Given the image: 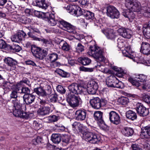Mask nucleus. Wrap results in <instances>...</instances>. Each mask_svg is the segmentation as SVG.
<instances>
[{
    "label": "nucleus",
    "instance_id": "1",
    "mask_svg": "<svg viewBox=\"0 0 150 150\" xmlns=\"http://www.w3.org/2000/svg\"><path fill=\"white\" fill-rule=\"evenodd\" d=\"M125 6L128 9L123 12L122 14L129 20L133 19L135 17L133 11L138 12L140 10V3L137 0H125Z\"/></svg>",
    "mask_w": 150,
    "mask_h": 150
},
{
    "label": "nucleus",
    "instance_id": "2",
    "mask_svg": "<svg viewBox=\"0 0 150 150\" xmlns=\"http://www.w3.org/2000/svg\"><path fill=\"white\" fill-rule=\"evenodd\" d=\"M21 99L13 100V114L16 117L28 119L30 117V114L26 112H23L22 108V104L20 103Z\"/></svg>",
    "mask_w": 150,
    "mask_h": 150
},
{
    "label": "nucleus",
    "instance_id": "3",
    "mask_svg": "<svg viewBox=\"0 0 150 150\" xmlns=\"http://www.w3.org/2000/svg\"><path fill=\"white\" fill-rule=\"evenodd\" d=\"M88 54L89 56L100 62H103L104 60L103 51L99 47L90 46Z\"/></svg>",
    "mask_w": 150,
    "mask_h": 150
},
{
    "label": "nucleus",
    "instance_id": "4",
    "mask_svg": "<svg viewBox=\"0 0 150 150\" xmlns=\"http://www.w3.org/2000/svg\"><path fill=\"white\" fill-rule=\"evenodd\" d=\"M48 50L47 48L41 49L40 47L32 45L31 47V51L33 55L40 60L43 59L48 54Z\"/></svg>",
    "mask_w": 150,
    "mask_h": 150
},
{
    "label": "nucleus",
    "instance_id": "5",
    "mask_svg": "<svg viewBox=\"0 0 150 150\" xmlns=\"http://www.w3.org/2000/svg\"><path fill=\"white\" fill-rule=\"evenodd\" d=\"M82 134L83 139L91 143H97L101 139L99 136L94 132H85Z\"/></svg>",
    "mask_w": 150,
    "mask_h": 150
},
{
    "label": "nucleus",
    "instance_id": "6",
    "mask_svg": "<svg viewBox=\"0 0 150 150\" xmlns=\"http://www.w3.org/2000/svg\"><path fill=\"white\" fill-rule=\"evenodd\" d=\"M82 134L83 139L91 143H97L101 139L99 136L94 132H85Z\"/></svg>",
    "mask_w": 150,
    "mask_h": 150
},
{
    "label": "nucleus",
    "instance_id": "7",
    "mask_svg": "<svg viewBox=\"0 0 150 150\" xmlns=\"http://www.w3.org/2000/svg\"><path fill=\"white\" fill-rule=\"evenodd\" d=\"M82 134L83 139L91 143H97L101 139L99 136L94 132H85Z\"/></svg>",
    "mask_w": 150,
    "mask_h": 150
},
{
    "label": "nucleus",
    "instance_id": "8",
    "mask_svg": "<svg viewBox=\"0 0 150 150\" xmlns=\"http://www.w3.org/2000/svg\"><path fill=\"white\" fill-rule=\"evenodd\" d=\"M90 103L92 108L95 109H99L101 107L106 105L107 101L105 99H100L98 97H96L90 100Z\"/></svg>",
    "mask_w": 150,
    "mask_h": 150
},
{
    "label": "nucleus",
    "instance_id": "9",
    "mask_svg": "<svg viewBox=\"0 0 150 150\" xmlns=\"http://www.w3.org/2000/svg\"><path fill=\"white\" fill-rule=\"evenodd\" d=\"M67 100L69 105L73 108L81 105L82 103L81 99L79 96H68Z\"/></svg>",
    "mask_w": 150,
    "mask_h": 150
},
{
    "label": "nucleus",
    "instance_id": "10",
    "mask_svg": "<svg viewBox=\"0 0 150 150\" xmlns=\"http://www.w3.org/2000/svg\"><path fill=\"white\" fill-rule=\"evenodd\" d=\"M68 88L71 93L74 94H81L86 90L82 86L76 83H73L69 85Z\"/></svg>",
    "mask_w": 150,
    "mask_h": 150
},
{
    "label": "nucleus",
    "instance_id": "11",
    "mask_svg": "<svg viewBox=\"0 0 150 150\" xmlns=\"http://www.w3.org/2000/svg\"><path fill=\"white\" fill-rule=\"evenodd\" d=\"M146 80V76L144 74H141L137 76L134 79L131 77H129L128 81L131 82L133 85L137 87H139L140 85V83L139 81L144 82Z\"/></svg>",
    "mask_w": 150,
    "mask_h": 150
},
{
    "label": "nucleus",
    "instance_id": "12",
    "mask_svg": "<svg viewBox=\"0 0 150 150\" xmlns=\"http://www.w3.org/2000/svg\"><path fill=\"white\" fill-rule=\"evenodd\" d=\"M106 14L112 18H118L120 15L118 10L113 6H110L107 8Z\"/></svg>",
    "mask_w": 150,
    "mask_h": 150
},
{
    "label": "nucleus",
    "instance_id": "13",
    "mask_svg": "<svg viewBox=\"0 0 150 150\" xmlns=\"http://www.w3.org/2000/svg\"><path fill=\"white\" fill-rule=\"evenodd\" d=\"M137 113L141 117H144L147 116L149 113V109L146 108L143 104L138 103L135 108Z\"/></svg>",
    "mask_w": 150,
    "mask_h": 150
},
{
    "label": "nucleus",
    "instance_id": "14",
    "mask_svg": "<svg viewBox=\"0 0 150 150\" xmlns=\"http://www.w3.org/2000/svg\"><path fill=\"white\" fill-rule=\"evenodd\" d=\"M87 90L89 94L94 95L96 93L98 86L97 83L93 81L90 82L87 85Z\"/></svg>",
    "mask_w": 150,
    "mask_h": 150
},
{
    "label": "nucleus",
    "instance_id": "15",
    "mask_svg": "<svg viewBox=\"0 0 150 150\" xmlns=\"http://www.w3.org/2000/svg\"><path fill=\"white\" fill-rule=\"evenodd\" d=\"M109 119L110 122L115 125L119 124L120 122V117L118 113L113 111L109 113Z\"/></svg>",
    "mask_w": 150,
    "mask_h": 150
},
{
    "label": "nucleus",
    "instance_id": "16",
    "mask_svg": "<svg viewBox=\"0 0 150 150\" xmlns=\"http://www.w3.org/2000/svg\"><path fill=\"white\" fill-rule=\"evenodd\" d=\"M117 31L119 35L125 38L129 39L132 36V30L128 28L122 27L119 28Z\"/></svg>",
    "mask_w": 150,
    "mask_h": 150
},
{
    "label": "nucleus",
    "instance_id": "17",
    "mask_svg": "<svg viewBox=\"0 0 150 150\" xmlns=\"http://www.w3.org/2000/svg\"><path fill=\"white\" fill-rule=\"evenodd\" d=\"M60 24L63 26V29L68 32L74 34L76 33L75 27L69 23L64 21H59Z\"/></svg>",
    "mask_w": 150,
    "mask_h": 150
},
{
    "label": "nucleus",
    "instance_id": "18",
    "mask_svg": "<svg viewBox=\"0 0 150 150\" xmlns=\"http://www.w3.org/2000/svg\"><path fill=\"white\" fill-rule=\"evenodd\" d=\"M82 124L80 122H75L72 125L71 127H69V130L74 133L81 132L82 134L83 132L82 131Z\"/></svg>",
    "mask_w": 150,
    "mask_h": 150
},
{
    "label": "nucleus",
    "instance_id": "19",
    "mask_svg": "<svg viewBox=\"0 0 150 150\" xmlns=\"http://www.w3.org/2000/svg\"><path fill=\"white\" fill-rule=\"evenodd\" d=\"M26 36V33L23 31H21L12 35L11 37V40L13 42L19 43L22 41L23 38H25Z\"/></svg>",
    "mask_w": 150,
    "mask_h": 150
},
{
    "label": "nucleus",
    "instance_id": "20",
    "mask_svg": "<svg viewBox=\"0 0 150 150\" xmlns=\"http://www.w3.org/2000/svg\"><path fill=\"white\" fill-rule=\"evenodd\" d=\"M140 52L147 55L150 54V44L147 42H142L141 44Z\"/></svg>",
    "mask_w": 150,
    "mask_h": 150
},
{
    "label": "nucleus",
    "instance_id": "21",
    "mask_svg": "<svg viewBox=\"0 0 150 150\" xmlns=\"http://www.w3.org/2000/svg\"><path fill=\"white\" fill-rule=\"evenodd\" d=\"M5 63L10 66L11 70H14L17 64V61L14 59L10 57H7L4 59Z\"/></svg>",
    "mask_w": 150,
    "mask_h": 150
},
{
    "label": "nucleus",
    "instance_id": "22",
    "mask_svg": "<svg viewBox=\"0 0 150 150\" xmlns=\"http://www.w3.org/2000/svg\"><path fill=\"white\" fill-rule=\"evenodd\" d=\"M45 17L47 19L48 23L51 25L54 26L57 24V20L55 19L53 14L46 13L45 15Z\"/></svg>",
    "mask_w": 150,
    "mask_h": 150
},
{
    "label": "nucleus",
    "instance_id": "23",
    "mask_svg": "<svg viewBox=\"0 0 150 150\" xmlns=\"http://www.w3.org/2000/svg\"><path fill=\"white\" fill-rule=\"evenodd\" d=\"M86 112L85 110H79L75 112L76 118L78 121H83L86 118Z\"/></svg>",
    "mask_w": 150,
    "mask_h": 150
},
{
    "label": "nucleus",
    "instance_id": "24",
    "mask_svg": "<svg viewBox=\"0 0 150 150\" xmlns=\"http://www.w3.org/2000/svg\"><path fill=\"white\" fill-rule=\"evenodd\" d=\"M134 52L132 50L130 46L125 47V49L122 51V53L124 56L133 60L134 58V57L132 54Z\"/></svg>",
    "mask_w": 150,
    "mask_h": 150
},
{
    "label": "nucleus",
    "instance_id": "25",
    "mask_svg": "<svg viewBox=\"0 0 150 150\" xmlns=\"http://www.w3.org/2000/svg\"><path fill=\"white\" fill-rule=\"evenodd\" d=\"M22 97L23 100L27 105L32 103L35 100V96L32 94H30L28 95H24Z\"/></svg>",
    "mask_w": 150,
    "mask_h": 150
},
{
    "label": "nucleus",
    "instance_id": "26",
    "mask_svg": "<svg viewBox=\"0 0 150 150\" xmlns=\"http://www.w3.org/2000/svg\"><path fill=\"white\" fill-rule=\"evenodd\" d=\"M140 136L142 138H150V125L142 129Z\"/></svg>",
    "mask_w": 150,
    "mask_h": 150
},
{
    "label": "nucleus",
    "instance_id": "27",
    "mask_svg": "<svg viewBox=\"0 0 150 150\" xmlns=\"http://www.w3.org/2000/svg\"><path fill=\"white\" fill-rule=\"evenodd\" d=\"M102 32L106 36L108 39H114L116 36L115 33L113 30L108 29L105 30H102Z\"/></svg>",
    "mask_w": 150,
    "mask_h": 150
},
{
    "label": "nucleus",
    "instance_id": "28",
    "mask_svg": "<svg viewBox=\"0 0 150 150\" xmlns=\"http://www.w3.org/2000/svg\"><path fill=\"white\" fill-rule=\"evenodd\" d=\"M50 108L48 106H42L37 111L38 115L42 116H45L48 114L50 112Z\"/></svg>",
    "mask_w": 150,
    "mask_h": 150
},
{
    "label": "nucleus",
    "instance_id": "29",
    "mask_svg": "<svg viewBox=\"0 0 150 150\" xmlns=\"http://www.w3.org/2000/svg\"><path fill=\"white\" fill-rule=\"evenodd\" d=\"M33 5L42 9H46L48 5L45 2V0H35L33 2Z\"/></svg>",
    "mask_w": 150,
    "mask_h": 150
},
{
    "label": "nucleus",
    "instance_id": "30",
    "mask_svg": "<svg viewBox=\"0 0 150 150\" xmlns=\"http://www.w3.org/2000/svg\"><path fill=\"white\" fill-rule=\"evenodd\" d=\"M7 51H11L13 52H19L21 50V47L18 44L13 43L12 45L8 44L7 45Z\"/></svg>",
    "mask_w": 150,
    "mask_h": 150
},
{
    "label": "nucleus",
    "instance_id": "31",
    "mask_svg": "<svg viewBox=\"0 0 150 150\" xmlns=\"http://www.w3.org/2000/svg\"><path fill=\"white\" fill-rule=\"evenodd\" d=\"M83 16L85 18L90 21H94L95 20L94 13L85 10L84 12H83Z\"/></svg>",
    "mask_w": 150,
    "mask_h": 150
},
{
    "label": "nucleus",
    "instance_id": "32",
    "mask_svg": "<svg viewBox=\"0 0 150 150\" xmlns=\"http://www.w3.org/2000/svg\"><path fill=\"white\" fill-rule=\"evenodd\" d=\"M116 78L113 75L108 77L106 79V84L108 87H113L115 84V80Z\"/></svg>",
    "mask_w": 150,
    "mask_h": 150
},
{
    "label": "nucleus",
    "instance_id": "33",
    "mask_svg": "<svg viewBox=\"0 0 150 150\" xmlns=\"http://www.w3.org/2000/svg\"><path fill=\"white\" fill-rule=\"evenodd\" d=\"M126 115L127 118L133 121L136 120L137 118V113L131 110H129L126 112Z\"/></svg>",
    "mask_w": 150,
    "mask_h": 150
},
{
    "label": "nucleus",
    "instance_id": "34",
    "mask_svg": "<svg viewBox=\"0 0 150 150\" xmlns=\"http://www.w3.org/2000/svg\"><path fill=\"white\" fill-rule=\"evenodd\" d=\"M29 30L30 31L28 32L27 33L29 37L30 38V37L28 34H32L34 36H35V35L38 36H40L41 35V33L40 31L36 28L33 26H31L29 27Z\"/></svg>",
    "mask_w": 150,
    "mask_h": 150
},
{
    "label": "nucleus",
    "instance_id": "35",
    "mask_svg": "<svg viewBox=\"0 0 150 150\" xmlns=\"http://www.w3.org/2000/svg\"><path fill=\"white\" fill-rule=\"evenodd\" d=\"M28 35L30 37V38H32L33 40L38 41H41L43 43L46 44H51L52 43V42L50 40H48L44 38H38L37 36H34L31 34Z\"/></svg>",
    "mask_w": 150,
    "mask_h": 150
},
{
    "label": "nucleus",
    "instance_id": "36",
    "mask_svg": "<svg viewBox=\"0 0 150 150\" xmlns=\"http://www.w3.org/2000/svg\"><path fill=\"white\" fill-rule=\"evenodd\" d=\"M103 115V113L100 111H96L94 114L95 119L100 124H102L104 122L102 119Z\"/></svg>",
    "mask_w": 150,
    "mask_h": 150
},
{
    "label": "nucleus",
    "instance_id": "37",
    "mask_svg": "<svg viewBox=\"0 0 150 150\" xmlns=\"http://www.w3.org/2000/svg\"><path fill=\"white\" fill-rule=\"evenodd\" d=\"M123 134L127 137L132 136L133 133L134 131L132 128L128 127H125L122 130Z\"/></svg>",
    "mask_w": 150,
    "mask_h": 150
},
{
    "label": "nucleus",
    "instance_id": "38",
    "mask_svg": "<svg viewBox=\"0 0 150 150\" xmlns=\"http://www.w3.org/2000/svg\"><path fill=\"white\" fill-rule=\"evenodd\" d=\"M78 60L79 63L84 65H88L91 62V60L90 59L86 57L79 58Z\"/></svg>",
    "mask_w": 150,
    "mask_h": 150
},
{
    "label": "nucleus",
    "instance_id": "39",
    "mask_svg": "<svg viewBox=\"0 0 150 150\" xmlns=\"http://www.w3.org/2000/svg\"><path fill=\"white\" fill-rule=\"evenodd\" d=\"M51 140L54 144H58L61 141V137L58 134H53L51 136Z\"/></svg>",
    "mask_w": 150,
    "mask_h": 150
},
{
    "label": "nucleus",
    "instance_id": "40",
    "mask_svg": "<svg viewBox=\"0 0 150 150\" xmlns=\"http://www.w3.org/2000/svg\"><path fill=\"white\" fill-rule=\"evenodd\" d=\"M55 72L62 77H68L70 76L68 73L59 69H57Z\"/></svg>",
    "mask_w": 150,
    "mask_h": 150
},
{
    "label": "nucleus",
    "instance_id": "41",
    "mask_svg": "<svg viewBox=\"0 0 150 150\" xmlns=\"http://www.w3.org/2000/svg\"><path fill=\"white\" fill-rule=\"evenodd\" d=\"M10 97L11 99V98H14V99L12 100V103L13 104V101L16 99H21L20 100V103H21V102L23 101V98L22 97H18V93L17 92L16 90H13V91L10 94Z\"/></svg>",
    "mask_w": 150,
    "mask_h": 150
},
{
    "label": "nucleus",
    "instance_id": "42",
    "mask_svg": "<svg viewBox=\"0 0 150 150\" xmlns=\"http://www.w3.org/2000/svg\"><path fill=\"white\" fill-rule=\"evenodd\" d=\"M34 91L38 95L44 97V90L42 87H40L34 88Z\"/></svg>",
    "mask_w": 150,
    "mask_h": 150
},
{
    "label": "nucleus",
    "instance_id": "43",
    "mask_svg": "<svg viewBox=\"0 0 150 150\" xmlns=\"http://www.w3.org/2000/svg\"><path fill=\"white\" fill-rule=\"evenodd\" d=\"M52 92V89L50 86L49 85H46V89L44 90V97L48 96L51 94Z\"/></svg>",
    "mask_w": 150,
    "mask_h": 150
},
{
    "label": "nucleus",
    "instance_id": "44",
    "mask_svg": "<svg viewBox=\"0 0 150 150\" xmlns=\"http://www.w3.org/2000/svg\"><path fill=\"white\" fill-rule=\"evenodd\" d=\"M47 122L48 123L55 122L58 120V117L55 115L50 116L45 118Z\"/></svg>",
    "mask_w": 150,
    "mask_h": 150
},
{
    "label": "nucleus",
    "instance_id": "45",
    "mask_svg": "<svg viewBox=\"0 0 150 150\" xmlns=\"http://www.w3.org/2000/svg\"><path fill=\"white\" fill-rule=\"evenodd\" d=\"M118 102L122 105H126L129 102V100L127 97H122L118 99Z\"/></svg>",
    "mask_w": 150,
    "mask_h": 150
},
{
    "label": "nucleus",
    "instance_id": "46",
    "mask_svg": "<svg viewBox=\"0 0 150 150\" xmlns=\"http://www.w3.org/2000/svg\"><path fill=\"white\" fill-rule=\"evenodd\" d=\"M62 141L63 144L65 145L68 144L70 141V137L69 136L64 134L62 138Z\"/></svg>",
    "mask_w": 150,
    "mask_h": 150
},
{
    "label": "nucleus",
    "instance_id": "47",
    "mask_svg": "<svg viewBox=\"0 0 150 150\" xmlns=\"http://www.w3.org/2000/svg\"><path fill=\"white\" fill-rule=\"evenodd\" d=\"M85 11V10L82 9L80 7L77 6L74 14L75 15H76L77 16L81 15L83 16V12H84Z\"/></svg>",
    "mask_w": 150,
    "mask_h": 150
},
{
    "label": "nucleus",
    "instance_id": "48",
    "mask_svg": "<svg viewBox=\"0 0 150 150\" xmlns=\"http://www.w3.org/2000/svg\"><path fill=\"white\" fill-rule=\"evenodd\" d=\"M61 42H63V45L62 46V50L65 51H69L71 49L70 46L67 43L63 41H61Z\"/></svg>",
    "mask_w": 150,
    "mask_h": 150
},
{
    "label": "nucleus",
    "instance_id": "49",
    "mask_svg": "<svg viewBox=\"0 0 150 150\" xmlns=\"http://www.w3.org/2000/svg\"><path fill=\"white\" fill-rule=\"evenodd\" d=\"M58 55L56 53H52L49 54L47 56V59L52 62L55 61L57 59Z\"/></svg>",
    "mask_w": 150,
    "mask_h": 150
},
{
    "label": "nucleus",
    "instance_id": "50",
    "mask_svg": "<svg viewBox=\"0 0 150 150\" xmlns=\"http://www.w3.org/2000/svg\"><path fill=\"white\" fill-rule=\"evenodd\" d=\"M117 41L118 46L120 48L125 47L127 43L123 39H118Z\"/></svg>",
    "mask_w": 150,
    "mask_h": 150
},
{
    "label": "nucleus",
    "instance_id": "51",
    "mask_svg": "<svg viewBox=\"0 0 150 150\" xmlns=\"http://www.w3.org/2000/svg\"><path fill=\"white\" fill-rule=\"evenodd\" d=\"M8 44L2 39H0V49L7 50Z\"/></svg>",
    "mask_w": 150,
    "mask_h": 150
},
{
    "label": "nucleus",
    "instance_id": "52",
    "mask_svg": "<svg viewBox=\"0 0 150 150\" xmlns=\"http://www.w3.org/2000/svg\"><path fill=\"white\" fill-rule=\"evenodd\" d=\"M146 5L144 6H142L141 7V4H140V10L139 11L147 13H150V8L147 6Z\"/></svg>",
    "mask_w": 150,
    "mask_h": 150
},
{
    "label": "nucleus",
    "instance_id": "53",
    "mask_svg": "<svg viewBox=\"0 0 150 150\" xmlns=\"http://www.w3.org/2000/svg\"><path fill=\"white\" fill-rule=\"evenodd\" d=\"M143 33L144 36L147 39L150 38V28L143 29Z\"/></svg>",
    "mask_w": 150,
    "mask_h": 150
},
{
    "label": "nucleus",
    "instance_id": "54",
    "mask_svg": "<svg viewBox=\"0 0 150 150\" xmlns=\"http://www.w3.org/2000/svg\"><path fill=\"white\" fill-rule=\"evenodd\" d=\"M21 93H24V95L29 94H30V90L28 87H23L21 89Z\"/></svg>",
    "mask_w": 150,
    "mask_h": 150
},
{
    "label": "nucleus",
    "instance_id": "55",
    "mask_svg": "<svg viewBox=\"0 0 150 150\" xmlns=\"http://www.w3.org/2000/svg\"><path fill=\"white\" fill-rule=\"evenodd\" d=\"M10 84V83L6 82L4 85V87L3 88L4 92L3 94V95L7 93L9 91L10 88H9L8 86Z\"/></svg>",
    "mask_w": 150,
    "mask_h": 150
},
{
    "label": "nucleus",
    "instance_id": "56",
    "mask_svg": "<svg viewBox=\"0 0 150 150\" xmlns=\"http://www.w3.org/2000/svg\"><path fill=\"white\" fill-rule=\"evenodd\" d=\"M124 87L123 83L121 81H118V82L115 83L113 87L119 88H122Z\"/></svg>",
    "mask_w": 150,
    "mask_h": 150
},
{
    "label": "nucleus",
    "instance_id": "57",
    "mask_svg": "<svg viewBox=\"0 0 150 150\" xmlns=\"http://www.w3.org/2000/svg\"><path fill=\"white\" fill-rule=\"evenodd\" d=\"M76 51L78 52H81L84 50V47L80 43H79L76 48Z\"/></svg>",
    "mask_w": 150,
    "mask_h": 150
},
{
    "label": "nucleus",
    "instance_id": "58",
    "mask_svg": "<svg viewBox=\"0 0 150 150\" xmlns=\"http://www.w3.org/2000/svg\"><path fill=\"white\" fill-rule=\"evenodd\" d=\"M77 6L76 5H71L69 7H67V8H68L69 11V12L72 14H74L76 8Z\"/></svg>",
    "mask_w": 150,
    "mask_h": 150
},
{
    "label": "nucleus",
    "instance_id": "59",
    "mask_svg": "<svg viewBox=\"0 0 150 150\" xmlns=\"http://www.w3.org/2000/svg\"><path fill=\"white\" fill-rule=\"evenodd\" d=\"M79 70L80 71H88L91 72L93 71V69L92 68H86L83 66H81L79 68Z\"/></svg>",
    "mask_w": 150,
    "mask_h": 150
},
{
    "label": "nucleus",
    "instance_id": "60",
    "mask_svg": "<svg viewBox=\"0 0 150 150\" xmlns=\"http://www.w3.org/2000/svg\"><path fill=\"white\" fill-rule=\"evenodd\" d=\"M57 90L60 93L64 94L66 92L65 89L61 85H58L57 87Z\"/></svg>",
    "mask_w": 150,
    "mask_h": 150
},
{
    "label": "nucleus",
    "instance_id": "61",
    "mask_svg": "<svg viewBox=\"0 0 150 150\" xmlns=\"http://www.w3.org/2000/svg\"><path fill=\"white\" fill-rule=\"evenodd\" d=\"M79 3L84 7H86L88 6L89 3V0H79Z\"/></svg>",
    "mask_w": 150,
    "mask_h": 150
},
{
    "label": "nucleus",
    "instance_id": "62",
    "mask_svg": "<svg viewBox=\"0 0 150 150\" xmlns=\"http://www.w3.org/2000/svg\"><path fill=\"white\" fill-rule=\"evenodd\" d=\"M143 99L146 103H150V96L144 94L142 97Z\"/></svg>",
    "mask_w": 150,
    "mask_h": 150
},
{
    "label": "nucleus",
    "instance_id": "63",
    "mask_svg": "<svg viewBox=\"0 0 150 150\" xmlns=\"http://www.w3.org/2000/svg\"><path fill=\"white\" fill-rule=\"evenodd\" d=\"M131 147L132 149V150H142V149L138 144H132Z\"/></svg>",
    "mask_w": 150,
    "mask_h": 150
},
{
    "label": "nucleus",
    "instance_id": "64",
    "mask_svg": "<svg viewBox=\"0 0 150 150\" xmlns=\"http://www.w3.org/2000/svg\"><path fill=\"white\" fill-rule=\"evenodd\" d=\"M23 83L26 84L29 86H31V84L30 83V81L27 78H24L22 80L20 81V84L22 85Z\"/></svg>",
    "mask_w": 150,
    "mask_h": 150
}]
</instances>
